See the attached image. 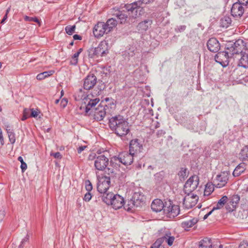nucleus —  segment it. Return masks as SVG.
Wrapping results in <instances>:
<instances>
[{
    "label": "nucleus",
    "instance_id": "nucleus-1",
    "mask_svg": "<svg viewBox=\"0 0 248 248\" xmlns=\"http://www.w3.org/2000/svg\"><path fill=\"white\" fill-rule=\"evenodd\" d=\"M109 125L120 136L126 135L129 131L128 123L120 115L111 118L109 121Z\"/></svg>",
    "mask_w": 248,
    "mask_h": 248
},
{
    "label": "nucleus",
    "instance_id": "nucleus-2",
    "mask_svg": "<svg viewBox=\"0 0 248 248\" xmlns=\"http://www.w3.org/2000/svg\"><path fill=\"white\" fill-rule=\"evenodd\" d=\"M102 199L104 202L111 205L115 210L120 209L124 206V200L119 194L108 192L107 194H103Z\"/></svg>",
    "mask_w": 248,
    "mask_h": 248
},
{
    "label": "nucleus",
    "instance_id": "nucleus-3",
    "mask_svg": "<svg viewBox=\"0 0 248 248\" xmlns=\"http://www.w3.org/2000/svg\"><path fill=\"white\" fill-rule=\"evenodd\" d=\"M108 44L105 41H101L97 47H92L88 50V56L93 59L106 57L109 53Z\"/></svg>",
    "mask_w": 248,
    "mask_h": 248
},
{
    "label": "nucleus",
    "instance_id": "nucleus-4",
    "mask_svg": "<svg viewBox=\"0 0 248 248\" xmlns=\"http://www.w3.org/2000/svg\"><path fill=\"white\" fill-rule=\"evenodd\" d=\"M100 91L93 90L87 93L84 98V105H81L79 107L80 110H86V111L95 107L99 102L100 99L98 96L100 94Z\"/></svg>",
    "mask_w": 248,
    "mask_h": 248
},
{
    "label": "nucleus",
    "instance_id": "nucleus-5",
    "mask_svg": "<svg viewBox=\"0 0 248 248\" xmlns=\"http://www.w3.org/2000/svg\"><path fill=\"white\" fill-rule=\"evenodd\" d=\"M103 105V103H100L98 106L90 108V109L87 111L86 110H82L80 112L90 116L96 121L103 120L107 113L104 105Z\"/></svg>",
    "mask_w": 248,
    "mask_h": 248
},
{
    "label": "nucleus",
    "instance_id": "nucleus-6",
    "mask_svg": "<svg viewBox=\"0 0 248 248\" xmlns=\"http://www.w3.org/2000/svg\"><path fill=\"white\" fill-rule=\"evenodd\" d=\"M238 53V51L234 47L228 49V51L218 52L215 56L216 61L222 66H225L229 62V58L234 54Z\"/></svg>",
    "mask_w": 248,
    "mask_h": 248
},
{
    "label": "nucleus",
    "instance_id": "nucleus-7",
    "mask_svg": "<svg viewBox=\"0 0 248 248\" xmlns=\"http://www.w3.org/2000/svg\"><path fill=\"white\" fill-rule=\"evenodd\" d=\"M89 160H94V167L97 170L103 171L108 164V158L104 155H100L97 156L95 155L89 156Z\"/></svg>",
    "mask_w": 248,
    "mask_h": 248
},
{
    "label": "nucleus",
    "instance_id": "nucleus-8",
    "mask_svg": "<svg viewBox=\"0 0 248 248\" xmlns=\"http://www.w3.org/2000/svg\"><path fill=\"white\" fill-rule=\"evenodd\" d=\"M175 239L174 236L172 235L170 232H166L162 237L156 240L151 248H165L162 245V243L163 242H165L168 246L170 247L172 246Z\"/></svg>",
    "mask_w": 248,
    "mask_h": 248
},
{
    "label": "nucleus",
    "instance_id": "nucleus-9",
    "mask_svg": "<svg viewBox=\"0 0 248 248\" xmlns=\"http://www.w3.org/2000/svg\"><path fill=\"white\" fill-rule=\"evenodd\" d=\"M180 211L178 205L173 204L171 201L165 202L163 213L167 217L173 218L179 214Z\"/></svg>",
    "mask_w": 248,
    "mask_h": 248
},
{
    "label": "nucleus",
    "instance_id": "nucleus-10",
    "mask_svg": "<svg viewBox=\"0 0 248 248\" xmlns=\"http://www.w3.org/2000/svg\"><path fill=\"white\" fill-rule=\"evenodd\" d=\"M199 179L198 176L194 175L190 177L184 186V190L185 193H192L198 187Z\"/></svg>",
    "mask_w": 248,
    "mask_h": 248
},
{
    "label": "nucleus",
    "instance_id": "nucleus-11",
    "mask_svg": "<svg viewBox=\"0 0 248 248\" xmlns=\"http://www.w3.org/2000/svg\"><path fill=\"white\" fill-rule=\"evenodd\" d=\"M146 198L141 192H135L132 196L131 200L129 202L128 205L135 206L136 207H141L145 204Z\"/></svg>",
    "mask_w": 248,
    "mask_h": 248
},
{
    "label": "nucleus",
    "instance_id": "nucleus-12",
    "mask_svg": "<svg viewBox=\"0 0 248 248\" xmlns=\"http://www.w3.org/2000/svg\"><path fill=\"white\" fill-rule=\"evenodd\" d=\"M183 201V205L185 208L190 209L194 206L197 203L199 197L193 193H186Z\"/></svg>",
    "mask_w": 248,
    "mask_h": 248
},
{
    "label": "nucleus",
    "instance_id": "nucleus-13",
    "mask_svg": "<svg viewBox=\"0 0 248 248\" xmlns=\"http://www.w3.org/2000/svg\"><path fill=\"white\" fill-rule=\"evenodd\" d=\"M229 173L227 171L221 172L217 175L214 181V185L217 188L224 186L229 180Z\"/></svg>",
    "mask_w": 248,
    "mask_h": 248
},
{
    "label": "nucleus",
    "instance_id": "nucleus-14",
    "mask_svg": "<svg viewBox=\"0 0 248 248\" xmlns=\"http://www.w3.org/2000/svg\"><path fill=\"white\" fill-rule=\"evenodd\" d=\"M110 184V179L109 177L104 176L100 178L97 184V190L100 193L107 194Z\"/></svg>",
    "mask_w": 248,
    "mask_h": 248
},
{
    "label": "nucleus",
    "instance_id": "nucleus-15",
    "mask_svg": "<svg viewBox=\"0 0 248 248\" xmlns=\"http://www.w3.org/2000/svg\"><path fill=\"white\" fill-rule=\"evenodd\" d=\"M93 33L96 38L102 37L105 34H108V31L104 22H98L93 29Z\"/></svg>",
    "mask_w": 248,
    "mask_h": 248
},
{
    "label": "nucleus",
    "instance_id": "nucleus-16",
    "mask_svg": "<svg viewBox=\"0 0 248 248\" xmlns=\"http://www.w3.org/2000/svg\"><path fill=\"white\" fill-rule=\"evenodd\" d=\"M240 201V197L238 195H233L229 199L228 198L225 208L228 212L233 211L236 207Z\"/></svg>",
    "mask_w": 248,
    "mask_h": 248
},
{
    "label": "nucleus",
    "instance_id": "nucleus-17",
    "mask_svg": "<svg viewBox=\"0 0 248 248\" xmlns=\"http://www.w3.org/2000/svg\"><path fill=\"white\" fill-rule=\"evenodd\" d=\"M142 145L140 144L138 139H134L131 140L129 145V152L134 155L141 152Z\"/></svg>",
    "mask_w": 248,
    "mask_h": 248
},
{
    "label": "nucleus",
    "instance_id": "nucleus-18",
    "mask_svg": "<svg viewBox=\"0 0 248 248\" xmlns=\"http://www.w3.org/2000/svg\"><path fill=\"white\" fill-rule=\"evenodd\" d=\"M101 103H103L108 113H111L116 108L115 101L112 98L107 97L102 100Z\"/></svg>",
    "mask_w": 248,
    "mask_h": 248
},
{
    "label": "nucleus",
    "instance_id": "nucleus-19",
    "mask_svg": "<svg viewBox=\"0 0 248 248\" xmlns=\"http://www.w3.org/2000/svg\"><path fill=\"white\" fill-rule=\"evenodd\" d=\"M244 8L240 3H234L231 9L232 15L236 17H241L244 14Z\"/></svg>",
    "mask_w": 248,
    "mask_h": 248
},
{
    "label": "nucleus",
    "instance_id": "nucleus-20",
    "mask_svg": "<svg viewBox=\"0 0 248 248\" xmlns=\"http://www.w3.org/2000/svg\"><path fill=\"white\" fill-rule=\"evenodd\" d=\"M96 83V78L93 74H90L85 78L83 87L86 90H90Z\"/></svg>",
    "mask_w": 248,
    "mask_h": 248
},
{
    "label": "nucleus",
    "instance_id": "nucleus-21",
    "mask_svg": "<svg viewBox=\"0 0 248 248\" xmlns=\"http://www.w3.org/2000/svg\"><path fill=\"white\" fill-rule=\"evenodd\" d=\"M134 155L130 153L124 152L119 155V160L120 162L125 165H130L133 161Z\"/></svg>",
    "mask_w": 248,
    "mask_h": 248
},
{
    "label": "nucleus",
    "instance_id": "nucleus-22",
    "mask_svg": "<svg viewBox=\"0 0 248 248\" xmlns=\"http://www.w3.org/2000/svg\"><path fill=\"white\" fill-rule=\"evenodd\" d=\"M207 46L208 49L213 52H217L220 48V44L215 38H210L207 42Z\"/></svg>",
    "mask_w": 248,
    "mask_h": 248
},
{
    "label": "nucleus",
    "instance_id": "nucleus-23",
    "mask_svg": "<svg viewBox=\"0 0 248 248\" xmlns=\"http://www.w3.org/2000/svg\"><path fill=\"white\" fill-rule=\"evenodd\" d=\"M125 8L128 12H130L132 14L134 13V15H132V16L134 18H136L140 15V13L138 14V12L140 7L138 4L137 1L126 5Z\"/></svg>",
    "mask_w": 248,
    "mask_h": 248
},
{
    "label": "nucleus",
    "instance_id": "nucleus-24",
    "mask_svg": "<svg viewBox=\"0 0 248 248\" xmlns=\"http://www.w3.org/2000/svg\"><path fill=\"white\" fill-rule=\"evenodd\" d=\"M165 203L160 199L154 200L151 204V208L153 211L155 212H160L162 210L164 212Z\"/></svg>",
    "mask_w": 248,
    "mask_h": 248
},
{
    "label": "nucleus",
    "instance_id": "nucleus-25",
    "mask_svg": "<svg viewBox=\"0 0 248 248\" xmlns=\"http://www.w3.org/2000/svg\"><path fill=\"white\" fill-rule=\"evenodd\" d=\"M213 245L210 239L205 238L199 242V248H214Z\"/></svg>",
    "mask_w": 248,
    "mask_h": 248
},
{
    "label": "nucleus",
    "instance_id": "nucleus-26",
    "mask_svg": "<svg viewBox=\"0 0 248 248\" xmlns=\"http://www.w3.org/2000/svg\"><path fill=\"white\" fill-rule=\"evenodd\" d=\"M117 24V21L113 18L108 19L105 23L108 33L111 31L116 27Z\"/></svg>",
    "mask_w": 248,
    "mask_h": 248
},
{
    "label": "nucleus",
    "instance_id": "nucleus-27",
    "mask_svg": "<svg viewBox=\"0 0 248 248\" xmlns=\"http://www.w3.org/2000/svg\"><path fill=\"white\" fill-rule=\"evenodd\" d=\"M152 21L151 20H144L140 22L138 25L139 31H146L151 26Z\"/></svg>",
    "mask_w": 248,
    "mask_h": 248
},
{
    "label": "nucleus",
    "instance_id": "nucleus-28",
    "mask_svg": "<svg viewBox=\"0 0 248 248\" xmlns=\"http://www.w3.org/2000/svg\"><path fill=\"white\" fill-rule=\"evenodd\" d=\"M241 56L238 65L245 68H248V54L241 52Z\"/></svg>",
    "mask_w": 248,
    "mask_h": 248
},
{
    "label": "nucleus",
    "instance_id": "nucleus-29",
    "mask_svg": "<svg viewBox=\"0 0 248 248\" xmlns=\"http://www.w3.org/2000/svg\"><path fill=\"white\" fill-rule=\"evenodd\" d=\"M246 170V165L244 163L239 164L234 169L232 174L234 177L239 176Z\"/></svg>",
    "mask_w": 248,
    "mask_h": 248
},
{
    "label": "nucleus",
    "instance_id": "nucleus-30",
    "mask_svg": "<svg viewBox=\"0 0 248 248\" xmlns=\"http://www.w3.org/2000/svg\"><path fill=\"white\" fill-rule=\"evenodd\" d=\"M86 94H85L84 92L82 89L78 90L75 94L74 98L76 101H82L81 105H84V98Z\"/></svg>",
    "mask_w": 248,
    "mask_h": 248
},
{
    "label": "nucleus",
    "instance_id": "nucleus-31",
    "mask_svg": "<svg viewBox=\"0 0 248 248\" xmlns=\"http://www.w3.org/2000/svg\"><path fill=\"white\" fill-rule=\"evenodd\" d=\"M54 73V70L45 71L38 74L36 76V78L39 80H41L52 75Z\"/></svg>",
    "mask_w": 248,
    "mask_h": 248
},
{
    "label": "nucleus",
    "instance_id": "nucleus-32",
    "mask_svg": "<svg viewBox=\"0 0 248 248\" xmlns=\"http://www.w3.org/2000/svg\"><path fill=\"white\" fill-rule=\"evenodd\" d=\"M228 200V197L226 196L222 197L218 202L216 204V206L214 207L213 208V210H215L217 209H220L222 208L223 206L227 203V201Z\"/></svg>",
    "mask_w": 248,
    "mask_h": 248
},
{
    "label": "nucleus",
    "instance_id": "nucleus-33",
    "mask_svg": "<svg viewBox=\"0 0 248 248\" xmlns=\"http://www.w3.org/2000/svg\"><path fill=\"white\" fill-rule=\"evenodd\" d=\"M197 222V220L195 218H193L187 221H184L182 223L181 225L185 229H187L192 227Z\"/></svg>",
    "mask_w": 248,
    "mask_h": 248
},
{
    "label": "nucleus",
    "instance_id": "nucleus-34",
    "mask_svg": "<svg viewBox=\"0 0 248 248\" xmlns=\"http://www.w3.org/2000/svg\"><path fill=\"white\" fill-rule=\"evenodd\" d=\"M239 157L243 160L248 159V146H244L241 150L239 154Z\"/></svg>",
    "mask_w": 248,
    "mask_h": 248
},
{
    "label": "nucleus",
    "instance_id": "nucleus-35",
    "mask_svg": "<svg viewBox=\"0 0 248 248\" xmlns=\"http://www.w3.org/2000/svg\"><path fill=\"white\" fill-rule=\"evenodd\" d=\"M214 185L211 183H207L205 185L204 196H209L213 192L214 190Z\"/></svg>",
    "mask_w": 248,
    "mask_h": 248
},
{
    "label": "nucleus",
    "instance_id": "nucleus-36",
    "mask_svg": "<svg viewBox=\"0 0 248 248\" xmlns=\"http://www.w3.org/2000/svg\"><path fill=\"white\" fill-rule=\"evenodd\" d=\"M231 23V19L229 17H224L220 21L221 26L224 28H227Z\"/></svg>",
    "mask_w": 248,
    "mask_h": 248
},
{
    "label": "nucleus",
    "instance_id": "nucleus-37",
    "mask_svg": "<svg viewBox=\"0 0 248 248\" xmlns=\"http://www.w3.org/2000/svg\"><path fill=\"white\" fill-rule=\"evenodd\" d=\"M81 51H82V49L80 48L78 49V52H77L73 55L72 60L71 61V64L76 65V64L78 63V57L80 53L81 52Z\"/></svg>",
    "mask_w": 248,
    "mask_h": 248
},
{
    "label": "nucleus",
    "instance_id": "nucleus-38",
    "mask_svg": "<svg viewBox=\"0 0 248 248\" xmlns=\"http://www.w3.org/2000/svg\"><path fill=\"white\" fill-rule=\"evenodd\" d=\"M75 30L76 25H68L65 28L66 33L70 35H72L75 32Z\"/></svg>",
    "mask_w": 248,
    "mask_h": 248
},
{
    "label": "nucleus",
    "instance_id": "nucleus-39",
    "mask_svg": "<svg viewBox=\"0 0 248 248\" xmlns=\"http://www.w3.org/2000/svg\"><path fill=\"white\" fill-rule=\"evenodd\" d=\"M30 109L31 117L37 118L40 113V111L38 108H30Z\"/></svg>",
    "mask_w": 248,
    "mask_h": 248
},
{
    "label": "nucleus",
    "instance_id": "nucleus-40",
    "mask_svg": "<svg viewBox=\"0 0 248 248\" xmlns=\"http://www.w3.org/2000/svg\"><path fill=\"white\" fill-rule=\"evenodd\" d=\"M7 133L8 135L9 139L10 142L12 144L14 143L16 141V137H15V134L12 131H11L10 129H8V130L7 129Z\"/></svg>",
    "mask_w": 248,
    "mask_h": 248
},
{
    "label": "nucleus",
    "instance_id": "nucleus-41",
    "mask_svg": "<svg viewBox=\"0 0 248 248\" xmlns=\"http://www.w3.org/2000/svg\"><path fill=\"white\" fill-rule=\"evenodd\" d=\"M30 117H31L30 108H25L23 110V116L21 118V120L25 121Z\"/></svg>",
    "mask_w": 248,
    "mask_h": 248
},
{
    "label": "nucleus",
    "instance_id": "nucleus-42",
    "mask_svg": "<svg viewBox=\"0 0 248 248\" xmlns=\"http://www.w3.org/2000/svg\"><path fill=\"white\" fill-rule=\"evenodd\" d=\"M24 20L26 21L36 22L39 24V26H40V22L36 17H30L26 16H24Z\"/></svg>",
    "mask_w": 248,
    "mask_h": 248
},
{
    "label": "nucleus",
    "instance_id": "nucleus-43",
    "mask_svg": "<svg viewBox=\"0 0 248 248\" xmlns=\"http://www.w3.org/2000/svg\"><path fill=\"white\" fill-rule=\"evenodd\" d=\"M117 18L121 24H123L126 21L127 16L124 14L121 13L117 16Z\"/></svg>",
    "mask_w": 248,
    "mask_h": 248
},
{
    "label": "nucleus",
    "instance_id": "nucleus-44",
    "mask_svg": "<svg viewBox=\"0 0 248 248\" xmlns=\"http://www.w3.org/2000/svg\"><path fill=\"white\" fill-rule=\"evenodd\" d=\"M18 160L21 162V169L23 171L25 170L27 168V165L26 163L24 162L23 159L21 156L18 157Z\"/></svg>",
    "mask_w": 248,
    "mask_h": 248
},
{
    "label": "nucleus",
    "instance_id": "nucleus-45",
    "mask_svg": "<svg viewBox=\"0 0 248 248\" xmlns=\"http://www.w3.org/2000/svg\"><path fill=\"white\" fill-rule=\"evenodd\" d=\"M85 183V188L88 191H91L93 189V186L91 182L89 180H86Z\"/></svg>",
    "mask_w": 248,
    "mask_h": 248
},
{
    "label": "nucleus",
    "instance_id": "nucleus-46",
    "mask_svg": "<svg viewBox=\"0 0 248 248\" xmlns=\"http://www.w3.org/2000/svg\"><path fill=\"white\" fill-rule=\"evenodd\" d=\"M154 0H139L137 1L138 4H139V6L140 7L142 4H147L152 1Z\"/></svg>",
    "mask_w": 248,
    "mask_h": 248
},
{
    "label": "nucleus",
    "instance_id": "nucleus-47",
    "mask_svg": "<svg viewBox=\"0 0 248 248\" xmlns=\"http://www.w3.org/2000/svg\"><path fill=\"white\" fill-rule=\"evenodd\" d=\"M67 103H68L67 99H66L65 98H63V99H62L61 100V106H62V107L64 108L67 106Z\"/></svg>",
    "mask_w": 248,
    "mask_h": 248
},
{
    "label": "nucleus",
    "instance_id": "nucleus-48",
    "mask_svg": "<svg viewBox=\"0 0 248 248\" xmlns=\"http://www.w3.org/2000/svg\"><path fill=\"white\" fill-rule=\"evenodd\" d=\"M50 155L51 156H53L55 158L61 159L62 157V155L59 152H57L55 153H51Z\"/></svg>",
    "mask_w": 248,
    "mask_h": 248
},
{
    "label": "nucleus",
    "instance_id": "nucleus-49",
    "mask_svg": "<svg viewBox=\"0 0 248 248\" xmlns=\"http://www.w3.org/2000/svg\"><path fill=\"white\" fill-rule=\"evenodd\" d=\"M91 194L90 193H89V192H88L84 195V200L85 201L89 202L91 199Z\"/></svg>",
    "mask_w": 248,
    "mask_h": 248
},
{
    "label": "nucleus",
    "instance_id": "nucleus-50",
    "mask_svg": "<svg viewBox=\"0 0 248 248\" xmlns=\"http://www.w3.org/2000/svg\"><path fill=\"white\" fill-rule=\"evenodd\" d=\"M5 216V212L3 210H0V222H1L4 218Z\"/></svg>",
    "mask_w": 248,
    "mask_h": 248
},
{
    "label": "nucleus",
    "instance_id": "nucleus-51",
    "mask_svg": "<svg viewBox=\"0 0 248 248\" xmlns=\"http://www.w3.org/2000/svg\"><path fill=\"white\" fill-rule=\"evenodd\" d=\"M28 240H29L28 237H26L24 238V239H23L22 241L21 242V244H20V245L19 246V247L20 248H23V245L25 244V243L28 242Z\"/></svg>",
    "mask_w": 248,
    "mask_h": 248
},
{
    "label": "nucleus",
    "instance_id": "nucleus-52",
    "mask_svg": "<svg viewBox=\"0 0 248 248\" xmlns=\"http://www.w3.org/2000/svg\"><path fill=\"white\" fill-rule=\"evenodd\" d=\"M238 3H240L241 5H246L248 3V0H238Z\"/></svg>",
    "mask_w": 248,
    "mask_h": 248
},
{
    "label": "nucleus",
    "instance_id": "nucleus-53",
    "mask_svg": "<svg viewBox=\"0 0 248 248\" xmlns=\"http://www.w3.org/2000/svg\"><path fill=\"white\" fill-rule=\"evenodd\" d=\"M86 146H80L78 149V154H80L85 148Z\"/></svg>",
    "mask_w": 248,
    "mask_h": 248
},
{
    "label": "nucleus",
    "instance_id": "nucleus-54",
    "mask_svg": "<svg viewBox=\"0 0 248 248\" xmlns=\"http://www.w3.org/2000/svg\"><path fill=\"white\" fill-rule=\"evenodd\" d=\"M73 38L75 39V40H81V37L78 34H75L74 36H73Z\"/></svg>",
    "mask_w": 248,
    "mask_h": 248
},
{
    "label": "nucleus",
    "instance_id": "nucleus-55",
    "mask_svg": "<svg viewBox=\"0 0 248 248\" xmlns=\"http://www.w3.org/2000/svg\"><path fill=\"white\" fill-rule=\"evenodd\" d=\"M214 211V210H213V209H212V210L211 211H210L209 213H208L207 214H206V215H204V217H203L204 219H206V218L208 217L210 215H211V214H212V213Z\"/></svg>",
    "mask_w": 248,
    "mask_h": 248
},
{
    "label": "nucleus",
    "instance_id": "nucleus-56",
    "mask_svg": "<svg viewBox=\"0 0 248 248\" xmlns=\"http://www.w3.org/2000/svg\"><path fill=\"white\" fill-rule=\"evenodd\" d=\"M0 140L1 141H3V136H2V130H1L0 128Z\"/></svg>",
    "mask_w": 248,
    "mask_h": 248
},
{
    "label": "nucleus",
    "instance_id": "nucleus-57",
    "mask_svg": "<svg viewBox=\"0 0 248 248\" xmlns=\"http://www.w3.org/2000/svg\"><path fill=\"white\" fill-rule=\"evenodd\" d=\"M7 14H6L3 17V19H2V20L1 21V23H3L5 21V20L7 19Z\"/></svg>",
    "mask_w": 248,
    "mask_h": 248
},
{
    "label": "nucleus",
    "instance_id": "nucleus-58",
    "mask_svg": "<svg viewBox=\"0 0 248 248\" xmlns=\"http://www.w3.org/2000/svg\"><path fill=\"white\" fill-rule=\"evenodd\" d=\"M124 208L125 210H127V211H129L131 209V207H128V208H126V206H124Z\"/></svg>",
    "mask_w": 248,
    "mask_h": 248
},
{
    "label": "nucleus",
    "instance_id": "nucleus-59",
    "mask_svg": "<svg viewBox=\"0 0 248 248\" xmlns=\"http://www.w3.org/2000/svg\"><path fill=\"white\" fill-rule=\"evenodd\" d=\"M64 94V91L63 90H62L61 92V97Z\"/></svg>",
    "mask_w": 248,
    "mask_h": 248
},
{
    "label": "nucleus",
    "instance_id": "nucleus-60",
    "mask_svg": "<svg viewBox=\"0 0 248 248\" xmlns=\"http://www.w3.org/2000/svg\"><path fill=\"white\" fill-rule=\"evenodd\" d=\"M59 101H60L59 99H57V100H55V104H57L59 103Z\"/></svg>",
    "mask_w": 248,
    "mask_h": 248
},
{
    "label": "nucleus",
    "instance_id": "nucleus-61",
    "mask_svg": "<svg viewBox=\"0 0 248 248\" xmlns=\"http://www.w3.org/2000/svg\"><path fill=\"white\" fill-rule=\"evenodd\" d=\"M10 8H9L6 10V14H7H7L9 13V12L10 11Z\"/></svg>",
    "mask_w": 248,
    "mask_h": 248
},
{
    "label": "nucleus",
    "instance_id": "nucleus-62",
    "mask_svg": "<svg viewBox=\"0 0 248 248\" xmlns=\"http://www.w3.org/2000/svg\"><path fill=\"white\" fill-rule=\"evenodd\" d=\"M222 247H223L222 245H220L219 246V248H222Z\"/></svg>",
    "mask_w": 248,
    "mask_h": 248
},
{
    "label": "nucleus",
    "instance_id": "nucleus-63",
    "mask_svg": "<svg viewBox=\"0 0 248 248\" xmlns=\"http://www.w3.org/2000/svg\"><path fill=\"white\" fill-rule=\"evenodd\" d=\"M1 66H2L1 63V62H0V69L1 68Z\"/></svg>",
    "mask_w": 248,
    "mask_h": 248
}]
</instances>
